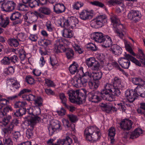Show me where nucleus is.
I'll use <instances>...</instances> for the list:
<instances>
[{"mask_svg": "<svg viewBox=\"0 0 145 145\" xmlns=\"http://www.w3.org/2000/svg\"><path fill=\"white\" fill-rule=\"evenodd\" d=\"M84 135L87 140L91 142H96L101 137L100 130L96 126H89L84 131Z\"/></svg>", "mask_w": 145, "mask_h": 145, "instance_id": "1", "label": "nucleus"}, {"mask_svg": "<svg viewBox=\"0 0 145 145\" xmlns=\"http://www.w3.org/2000/svg\"><path fill=\"white\" fill-rule=\"evenodd\" d=\"M110 19L113 24L114 30L117 35L121 39H122L126 34V30L123 25L120 24L119 19L116 15H113L110 16Z\"/></svg>", "mask_w": 145, "mask_h": 145, "instance_id": "2", "label": "nucleus"}, {"mask_svg": "<svg viewBox=\"0 0 145 145\" xmlns=\"http://www.w3.org/2000/svg\"><path fill=\"white\" fill-rule=\"evenodd\" d=\"M56 43L54 47V50L57 53L61 52V50L63 52H66V56L68 59H72L74 58V53L73 50L70 48H66L63 46L62 39H59L56 41Z\"/></svg>", "mask_w": 145, "mask_h": 145, "instance_id": "3", "label": "nucleus"}, {"mask_svg": "<svg viewBox=\"0 0 145 145\" xmlns=\"http://www.w3.org/2000/svg\"><path fill=\"white\" fill-rule=\"evenodd\" d=\"M67 94L71 102L72 103H76L80 104L85 101L86 97L84 94L80 92L79 90H70L68 91Z\"/></svg>", "mask_w": 145, "mask_h": 145, "instance_id": "4", "label": "nucleus"}, {"mask_svg": "<svg viewBox=\"0 0 145 145\" xmlns=\"http://www.w3.org/2000/svg\"><path fill=\"white\" fill-rule=\"evenodd\" d=\"M27 122L29 126L31 127L29 128L26 131V137L29 138H31L33 135V127L36 123L41 121V118L39 117H30L28 116L27 117Z\"/></svg>", "mask_w": 145, "mask_h": 145, "instance_id": "5", "label": "nucleus"}, {"mask_svg": "<svg viewBox=\"0 0 145 145\" xmlns=\"http://www.w3.org/2000/svg\"><path fill=\"white\" fill-rule=\"evenodd\" d=\"M107 17L105 14L100 15L91 21L90 25L93 28H99L107 23Z\"/></svg>", "mask_w": 145, "mask_h": 145, "instance_id": "6", "label": "nucleus"}, {"mask_svg": "<svg viewBox=\"0 0 145 145\" xmlns=\"http://www.w3.org/2000/svg\"><path fill=\"white\" fill-rule=\"evenodd\" d=\"M83 91L86 98L87 97L89 101L96 103L101 101V98L100 92L98 91L89 92L85 89H83Z\"/></svg>", "mask_w": 145, "mask_h": 145, "instance_id": "7", "label": "nucleus"}, {"mask_svg": "<svg viewBox=\"0 0 145 145\" xmlns=\"http://www.w3.org/2000/svg\"><path fill=\"white\" fill-rule=\"evenodd\" d=\"M78 23V20L74 17H70L67 19H63L60 25L63 27L72 28L75 27Z\"/></svg>", "mask_w": 145, "mask_h": 145, "instance_id": "8", "label": "nucleus"}, {"mask_svg": "<svg viewBox=\"0 0 145 145\" xmlns=\"http://www.w3.org/2000/svg\"><path fill=\"white\" fill-rule=\"evenodd\" d=\"M19 123V122L18 120L16 119H13L8 125L3 129V131L5 135H7L8 136L10 135L13 131L14 126H17Z\"/></svg>", "mask_w": 145, "mask_h": 145, "instance_id": "9", "label": "nucleus"}, {"mask_svg": "<svg viewBox=\"0 0 145 145\" xmlns=\"http://www.w3.org/2000/svg\"><path fill=\"white\" fill-rule=\"evenodd\" d=\"M49 134L50 136H52L54 133L57 130L59 131L62 129L61 123L58 121L55 120L53 121L50 126L48 128Z\"/></svg>", "mask_w": 145, "mask_h": 145, "instance_id": "10", "label": "nucleus"}, {"mask_svg": "<svg viewBox=\"0 0 145 145\" xmlns=\"http://www.w3.org/2000/svg\"><path fill=\"white\" fill-rule=\"evenodd\" d=\"M16 4L12 1L4 2L2 4L1 8L3 11L6 12L11 11L14 9Z\"/></svg>", "mask_w": 145, "mask_h": 145, "instance_id": "11", "label": "nucleus"}, {"mask_svg": "<svg viewBox=\"0 0 145 145\" xmlns=\"http://www.w3.org/2000/svg\"><path fill=\"white\" fill-rule=\"evenodd\" d=\"M127 16L130 20H133L135 22H136L140 20L142 17V15L139 11L132 10L130 11Z\"/></svg>", "mask_w": 145, "mask_h": 145, "instance_id": "12", "label": "nucleus"}, {"mask_svg": "<svg viewBox=\"0 0 145 145\" xmlns=\"http://www.w3.org/2000/svg\"><path fill=\"white\" fill-rule=\"evenodd\" d=\"M31 90L28 89H24L22 90L18 94V96H20L22 95V98L25 100L27 101H33L34 100V95L31 94L29 95H26L25 93H30Z\"/></svg>", "mask_w": 145, "mask_h": 145, "instance_id": "13", "label": "nucleus"}, {"mask_svg": "<svg viewBox=\"0 0 145 145\" xmlns=\"http://www.w3.org/2000/svg\"><path fill=\"white\" fill-rule=\"evenodd\" d=\"M139 94L133 90H127L125 91V96L127 99L130 103H132L137 99Z\"/></svg>", "mask_w": 145, "mask_h": 145, "instance_id": "14", "label": "nucleus"}, {"mask_svg": "<svg viewBox=\"0 0 145 145\" xmlns=\"http://www.w3.org/2000/svg\"><path fill=\"white\" fill-rule=\"evenodd\" d=\"M21 16V14L18 12H15L12 13L10 17V19L12 21H14L13 22V24L16 25L21 24L22 22Z\"/></svg>", "mask_w": 145, "mask_h": 145, "instance_id": "15", "label": "nucleus"}, {"mask_svg": "<svg viewBox=\"0 0 145 145\" xmlns=\"http://www.w3.org/2000/svg\"><path fill=\"white\" fill-rule=\"evenodd\" d=\"M132 121L128 119H126L120 123V128L124 130L129 131L132 128Z\"/></svg>", "mask_w": 145, "mask_h": 145, "instance_id": "16", "label": "nucleus"}, {"mask_svg": "<svg viewBox=\"0 0 145 145\" xmlns=\"http://www.w3.org/2000/svg\"><path fill=\"white\" fill-rule=\"evenodd\" d=\"M106 35H104L101 32H95L93 33L91 38L95 41L99 43H103L105 40Z\"/></svg>", "mask_w": 145, "mask_h": 145, "instance_id": "17", "label": "nucleus"}, {"mask_svg": "<svg viewBox=\"0 0 145 145\" xmlns=\"http://www.w3.org/2000/svg\"><path fill=\"white\" fill-rule=\"evenodd\" d=\"M81 72H82V74L80 75V77L81 81L82 86H85L88 82V80L89 78H91V74L88 72H86L84 73L83 70L82 69L80 70Z\"/></svg>", "mask_w": 145, "mask_h": 145, "instance_id": "18", "label": "nucleus"}, {"mask_svg": "<svg viewBox=\"0 0 145 145\" xmlns=\"http://www.w3.org/2000/svg\"><path fill=\"white\" fill-rule=\"evenodd\" d=\"M107 87L108 86H106L105 88L100 93L101 97L104 100L111 101H113V99L109 94V93L110 92L109 89L107 88Z\"/></svg>", "mask_w": 145, "mask_h": 145, "instance_id": "19", "label": "nucleus"}, {"mask_svg": "<svg viewBox=\"0 0 145 145\" xmlns=\"http://www.w3.org/2000/svg\"><path fill=\"white\" fill-rule=\"evenodd\" d=\"M118 62L122 67L124 69H128L130 64V60L124 57L119 58Z\"/></svg>", "mask_w": 145, "mask_h": 145, "instance_id": "20", "label": "nucleus"}, {"mask_svg": "<svg viewBox=\"0 0 145 145\" xmlns=\"http://www.w3.org/2000/svg\"><path fill=\"white\" fill-rule=\"evenodd\" d=\"M65 7L62 3L56 4L54 6V11L56 14H59L64 12Z\"/></svg>", "mask_w": 145, "mask_h": 145, "instance_id": "21", "label": "nucleus"}, {"mask_svg": "<svg viewBox=\"0 0 145 145\" xmlns=\"http://www.w3.org/2000/svg\"><path fill=\"white\" fill-rule=\"evenodd\" d=\"M78 64L76 63L75 62H73L69 67V70L71 73L72 74H74L76 73L81 72L80 70L82 69L83 70V68L82 67H81L80 70L78 71Z\"/></svg>", "mask_w": 145, "mask_h": 145, "instance_id": "22", "label": "nucleus"}, {"mask_svg": "<svg viewBox=\"0 0 145 145\" xmlns=\"http://www.w3.org/2000/svg\"><path fill=\"white\" fill-rule=\"evenodd\" d=\"M110 50L112 53L117 55H120L122 52V49L121 47L116 44L111 46Z\"/></svg>", "mask_w": 145, "mask_h": 145, "instance_id": "23", "label": "nucleus"}, {"mask_svg": "<svg viewBox=\"0 0 145 145\" xmlns=\"http://www.w3.org/2000/svg\"><path fill=\"white\" fill-rule=\"evenodd\" d=\"M92 16L87 10H83L80 14V17L82 20H86L91 19Z\"/></svg>", "mask_w": 145, "mask_h": 145, "instance_id": "24", "label": "nucleus"}, {"mask_svg": "<svg viewBox=\"0 0 145 145\" xmlns=\"http://www.w3.org/2000/svg\"><path fill=\"white\" fill-rule=\"evenodd\" d=\"M121 80L119 77L115 76L112 79V83L113 87L122 88L123 86L121 84Z\"/></svg>", "mask_w": 145, "mask_h": 145, "instance_id": "25", "label": "nucleus"}, {"mask_svg": "<svg viewBox=\"0 0 145 145\" xmlns=\"http://www.w3.org/2000/svg\"><path fill=\"white\" fill-rule=\"evenodd\" d=\"M58 142L60 145H71L72 140L69 137L67 136L65 139L59 140Z\"/></svg>", "mask_w": 145, "mask_h": 145, "instance_id": "26", "label": "nucleus"}, {"mask_svg": "<svg viewBox=\"0 0 145 145\" xmlns=\"http://www.w3.org/2000/svg\"><path fill=\"white\" fill-rule=\"evenodd\" d=\"M136 93H138L140 96L143 97H145V87L144 85L138 86L135 89Z\"/></svg>", "mask_w": 145, "mask_h": 145, "instance_id": "27", "label": "nucleus"}, {"mask_svg": "<svg viewBox=\"0 0 145 145\" xmlns=\"http://www.w3.org/2000/svg\"><path fill=\"white\" fill-rule=\"evenodd\" d=\"M142 130L140 128L136 129L130 135L129 138L134 139L138 137L140 134H142Z\"/></svg>", "mask_w": 145, "mask_h": 145, "instance_id": "28", "label": "nucleus"}, {"mask_svg": "<svg viewBox=\"0 0 145 145\" xmlns=\"http://www.w3.org/2000/svg\"><path fill=\"white\" fill-rule=\"evenodd\" d=\"M113 43L110 37L106 35L105 40L103 41V46L105 47H109Z\"/></svg>", "mask_w": 145, "mask_h": 145, "instance_id": "29", "label": "nucleus"}, {"mask_svg": "<svg viewBox=\"0 0 145 145\" xmlns=\"http://www.w3.org/2000/svg\"><path fill=\"white\" fill-rule=\"evenodd\" d=\"M64 28L65 29L63 31V36L64 37L67 38H71L73 36L72 31L67 28V27Z\"/></svg>", "mask_w": 145, "mask_h": 145, "instance_id": "30", "label": "nucleus"}, {"mask_svg": "<svg viewBox=\"0 0 145 145\" xmlns=\"http://www.w3.org/2000/svg\"><path fill=\"white\" fill-rule=\"evenodd\" d=\"M132 82L134 84L138 86H141L145 84V81L139 78L135 77L133 78Z\"/></svg>", "mask_w": 145, "mask_h": 145, "instance_id": "31", "label": "nucleus"}, {"mask_svg": "<svg viewBox=\"0 0 145 145\" xmlns=\"http://www.w3.org/2000/svg\"><path fill=\"white\" fill-rule=\"evenodd\" d=\"M11 118V116L10 115L4 117L1 121H0V125L6 126L10 122V120Z\"/></svg>", "mask_w": 145, "mask_h": 145, "instance_id": "32", "label": "nucleus"}, {"mask_svg": "<svg viewBox=\"0 0 145 145\" xmlns=\"http://www.w3.org/2000/svg\"><path fill=\"white\" fill-rule=\"evenodd\" d=\"M121 88L114 87L112 89H109V90L110 92H111L112 96L118 97L121 94V92L120 90V89Z\"/></svg>", "mask_w": 145, "mask_h": 145, "instance_id": "33", "label": "nucleus"}, {"mask_svg": "<svg viewBox=\"0 0 145 145\" xmlns=\"http://www.w3.org/2000/svg\"><path fill=\"white\" fill-rule=\"evenodd\" d=\"M7 42L9 45L14 47H16L19 45L18 41L15 39H9L7 41Z\"/></svg>", "mask_w": 145, "mask_h": 145, "instance_id": "34", "label": "nucleus"}, {"mask_svg": "<svg viewBox=\"0 0 145 145\" xmlns=\"http://www.w3.org/2000/svg\"><path fill=\"white\" fill-rule=\"evenodd\" d=\"M88 85L90 89L95 90L97 89L99 85V81H90L88 82Z\"/></svg>", "mask_w": 145, "mask_h": 145, "instance_id": "35", "label": "nucleus"}, {"mask_svg": "<svg viewBox=\"0 0 145 145\" xmlns=\"http://www.w3.org/2000/svg\"><path fill=\"white\" fill-rule=\"evenodd\" d=\"M90 3L93 5L103 8L106 12L108 11V9L106 6L103 3L101 2H99L97 1H95L91 2Z\"/></svg>", "mask_w": 145, "mask_h": 145, "instance_id": "36", "label": "nucleus"}, {"mask_svg": "<svg viewBox=\"0 0 145 145\" xmlns=\"http://www.w3.org/2000/svg\"><path fill=\"white\" fill-rule=\"evenodd\" d=\"M123 0H109L107 1L108 5L112 6L123 4Z\"/></svg>", "mask_w": 145, "mask_h": 145, "instance_id": "37", "label": "nucleus"}, {"mask_svg": "<svg viewBox=\"0 0 145 145\" xmlns=\"http://www.w3.org/2000/svg\"><path fill=\"white\" fill-rule=\"evenodd\" d=\"M115 129L114 128H111L108 130V135L111 140V142H114V137L115 135Z\"/></svg>", "mask_w": 145, "mask_h": 145, "instance_id": "38", "label": "nucleus"}, {"mask_svg": "<svg viewBox=\"0 0 145 145\" xmlns=\"http://www.w3.org/2000/svg\"><path fill=\"white\" fill-rule=\"evenodd\" d=\"M80 77L78 78H74L73 80V85L76 88H80L82 86Z\"/></svg>", "mask_w": 145, "mask_h": 145, "instance_id": "39", "label": "nucleus"}, {"mask_svg": "<svg viewBox=\"0 0 145 145\" xmlns=\"http://www.w3.org/2000/svg\"><path fill=\"white\" fill-rule=\"evenodd\" d=\"M39 11L40 12L46 15H48L51 13L50 9L48 8L45 7L40 8L39 9Z\"/></svg>", "mask_w": 145, "mask_h": 145, "instance_id": "40", "label": "nucleus"}, {"mask_svg": "<svg viewBox=\"0 0 145 145\" xmlns=\"http://www.w3.org/2000/svg\"><path fill=\"white\" fill-rule=\"evenodd\" d=\"M51 44V41L50 40L47 39H44L41 40L39 44L41 46L46 47L50 45Z\"/></svg>", "mask_w": 145, "mask_h": 145, "instance_id": "41", "label": "nucleus"}, {"mask_svg": "<svg viewBox=\"0 0 145 145\" xmlns=\"http://www.w3.org/2000/svg\"><path fill=\"white\" fill-rule=\"evenodd\" d=\"M34 100H33V101H34L35 103L36 106H37L39 107L42 106V98L40 97H38L36 99L34 95Z\"/></svg>", "mask_w": 145, "mask_h": 145, "instance_id": "42", "label": "nucleus"}, {"mask_svg": "<svg viewBox=\"0 0 145 145\" xmlns=\"http://www.w3.org/2000/svg\"><path fill=\"white\" fill-rule=\"evenodd\" d=\"M102 75V73L101 72H100L94 73L92 76L94 80L99 81V80L101 78Z\"/></svg>", "mask_w": 145, "mask_h": 145, "instance_id": "43", "label": "nucleus"}, {"mask_svg": "<svg viewBox=\"0 0 145 145\" xmlns=\"http://www.w3.org/2000/svg\"><path fill=\"white\" fill-rule=\"evenodd\" d=\"M47 30L49 32H52L54 29V27L53 26L52 23L50 21H48L46 25Z\"/></svg>", "mask_w": 145, "mask_h": 145, "instance_id": "44", "label": "nucleus"}, {"mask_svg": "<svg viewBox=\"0 0 145 145\" xmlns=\"http://www.w3.org/2000/svg\"><path fill=\"white\" fill-rule=\"evenodd\" d=\"M17 39L20 41H24L26 39V36L24 33H20L18 34L17 36Z\"/></svg>", "mask_w": 145, "mask_h": 145, "instance_id": "45", "label": "nucleus"}, {"mask_svg": "<svg viewBox=\"0 0 145 145\" xmlns=\"http://www.w3.org/2000/svg\"><path fill=\"white\" fill-rule=\"evenodd\" d=\"M99 63L95 60L90 67H91L93 70H97L99 69Z\"/></svg>", "mask_w": 145, "mask_h": 145, "instance_id": "46", "label": "nucleus"}, {"mask_svg": "<svg viewBox=\"0 0 145 145\" xmlns=\"http://www.w3.org/2000/svg\"><path fill=\"white\" fill-rule=\"evenodd\" d=\"M27 105V103L25 101H18L16 102L14 104L15 108L23 107Z\"/></svg>", "mask_w": 145, "mask_h": 145, "instance_id": "47", "label": "nucleus"}, {"mask_svg": "<svg viewBox=\"0 0 145 145\" xmlns=\"http://www.w3.org/2000/svg\"><path fill=\"white\" fill-rule=\"evenodd\" d=\"M6 20H4L0 22V25L2 27L5 28L9 24V18L6 17Z\"/></svg>", "mask_w": 145, "mask_h": 145, "instance_id": "48", "label": "nucleus"}, {"mask_svg": "<svg viewBox=\"0 0 145 145\" xmlns=\"http://www.w3.org/2000/svg\"><path fill=\"white\" fill-rule=\"evenodd\" d=\"M3 144L4 145H12V142L10 137H7L5 138L4 140Z\"/></svg>", "mask_w": 145, "mask_h": 145, "instance_id": "49", "label": "nucleus"}, {"mask_svg": "<svg viewBox=\"0 0 145 145\" xmlns=\"http://www.w3.org/2000/svg\"><path fill=\"white\" fill-rule=\"evenodd\" d=\"M1 63L5 65H9L11 63L10 57H5L1 61Z\"/></svg>", "mask_w": 145, "mask_h": 145, "instance_id": "50", "label": "nucleus"}, {"mask_svg": "<svg viewBox=\"0 0 145 145\" xmlns=\"http://www.w3.org/2000/svg\"><path fill=\"white\" fill-rule=\"evenodd\" d=\"M25 81L28 84L30 85L33 84L35 83L33 78L30 76H28L26 77Z\"/></svg>", "mask_w": 145, "mask_h": 145, "instance_id": "51", "label": "nucleus"}, {"mask_svg": "<svg viewBox=\"0 0 145 145\" xmlns=\"http://www.w3.org/2000/svg\"><path fill=\"white\" fill-rule=\"evenodd\" d=\"M86 47L88 50H91L93 51H95L97 49V47L96 45L92 43L88 44Z\"/></svg>", "mask_w": 145, "mask_h": 145, "instance_id": "52", "label": "nucleus"}, {"mask_svg": "<svg viewBox=\"0 0 145 145\" xmlns=\"http://www.w3.org/2000/svg\"><path fill=\"white\" fill-rule=\"evenodd\" d=\"M95 60V58L93 57L88 58L86 60V64L89 67H90Z\"/></svg>", "mask_w": 145, "mask_h": 145, "instance_id": "53", "label": "nucleus"}, {"mask_svg": "<svg viewBox=\"0 0 145 145\" xmlns=\"http://www.w3.org/2000/svg\"><path fill=\"white\" fill-rule=\"evenodd\" d=\"M67 116L70 120L72 122H75L78 120L76 116L72 114L68 115Z\"/></svg>", "mask_w": 145, "mask_h": 145, "instance_id": "54", "label": "nucleus"}, {"mask_svg": "<svg viewBox=\"0 0 145 145\" xmlns=\"http://www.w3.org/2000/svg\"><path fill=\"white\" fill-rule=\"evenodd\" d=\"M38 1L36 0H30L28 3L29 6L32 8L35 7L37 5H38Z\"/></svg>", "mask_w": 145, "mask_h": 145, "instance_id": "55", "label": "nucleus"}, {"mask_svg": "<svg viewBox=\"0 0 145 145\" xmlns=\"http://www.w3.org/2000/svg\"><path fill=\"white\" fill-rule=\"evenodd\" d=\"M59 97L62 103L64 105V106L66 105L67 99L65 94L63 93H60L59 95Z\"/></svg>", "mask_w": 145, "mask_h": 145, "instance_id": "56", "label": "nucleus"}, {"mask_svg": "<svg viewBox=\"0 0 145 145\" xmlns=\"http://www.w3.org/2000/svg\"><path fill=\"white\" fill-rule=\"evenodd\" d=\"M125 47L127 51L133 56H135V54L133 52L132 48L130 46L129 44H125Z\"/></svg>", "mask_w": 145, "mask_h": 145, "instance_id": "57", "label": "nucleus"}, {"mask_svg": "<svg viewBox=\"0 0 145 145\" xmlns=\"http://www.w3.org/2000/svg\"><path fill=\"white\" fill-rule=\"evenodd\" d=\"M83 5V3L80 2H77L75 3L74 5L73 6V8L76 10H79L80 8L82 7Z\"/></svg>", "mask_w": 145, "mask_h": 145, "instance_id": "58", "label": "nucleus"}, {"mask_svg": "<svg viewBox=\"0 0 145 145\" xmlns=\"http://www.w3.org/2000/svg\"><path fill=\"white\" fill-rule=\"evenodd\" d=\"M10 134H12L13 138L16 139V141H17V140L18 138L20 136V132L16 131H13Z\"/></svg>", "mask_w": 145, "mask_h": 145, "instance_id": "59", "label": "nucleus"}, {"mask_svg": "<svg viewBox=\"0 0 145 145\" xmlns=\"http://www.w3.org/2000/svg\"><path fill=\"white\" fill-rule=\"evenodd\" d=\"M9 57L11 63H12L16 64V63L18 62V57L16 55H14Z\"/></svg>", "mask_w": 145, "mask_h": 145, "instance_id": "60", "label": "nucleus"}, {"mask_svg": "<svg viewBox=\"0 0 145 145\" xmlns=\"http://www.w3.org/2000/svg\"><path fill=\"white\" fill-rule=\"evenodd\" d=\"M138 55H139L137 58L140 59L144 57H145V55L144 54L142 50L138 48Z\"/></svg>", "mask_w": 145, "mask_h": 145, "instance_id": "61", "label": "nucleus"}, {"mask_svg": "<svg viewBox=\"0 0 145 145\" xmlns=\"http://www.w3.org/2000/svg\"><path fill=\"white\" fill-rule=\"evenodd\" d=\"M45 83L48 86L53 87L54 86L53 82L50 80L48 79H46L45 80Z\"/></svg>", "mask_w": 145, "mask_h": 145, "instance_id": "62", "label": "nucleus"}, {"mask_svg": "<svg viewBox=\"0 0 145 145\" xmlns=\"http://www.w3.org/2000/svg\"><path fill=\"white\" fill-rule=\"evenodd\" d=\"M12 86L16 89H18L20 86L19 83L17 80L15 81L14 82L12 83Z\"/></svg>", "mask_w": 145, "mask_h": 145, "instance_id": "63", "label": "nucleus"}, {"mask_svg": "<svg viewBox=\"0 0 145 145\" xmlns=\"http://www.w3.org/2000/svg\"><path fill=\"white\" fill-rule=\"evenodd\" d=\"M64 106L67 109H68L69 111L71 112H73L75 110V107L73 106H69L67 104L65 105Z\"/></svg>", "mask_w": 145, "mask_h": 145, "instance_id": "64", "label": "nucleus"}]
</instances>
